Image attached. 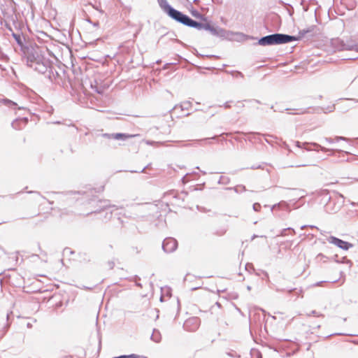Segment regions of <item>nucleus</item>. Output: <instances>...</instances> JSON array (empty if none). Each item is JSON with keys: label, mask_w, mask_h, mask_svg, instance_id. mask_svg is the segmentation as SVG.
<instances>
[{"label": "nucleus", "mask_w": 358, "mask_h": 358, "mask_svg": "<svg viewBox=\"0 0 358 358\" xmlns=\"http://www.w3.org/2000/svg\"><path fill=\"white\" fill-rule=\"evenodd\" d=\"M140 136V134H124V133H116V134H112V138L116 140H123L125 141L129 138H134Z\"/></svg>", "instance_id": "1a4fd4ad"}, {"label": "nucleus", "mask_w": 358, "mask_h": 358, "mask_svg": "<svg viewBox=\"0 0 358 358\" xmlns=\"http://www.w3.org/2000/svg\"><path fill=\"white\" fill-rule=\"evenodd\" d=\"M310 145L314 146L315 147V149H314L315 150H317V149L319 148L320 150H322L323 152L330 151L329 149L326 148L319 145L317 143H307V142L303 143V148H302L305 149L307 151H310V150H312V148L310 147Z\"/></svg>", "instance_id": "6e6552de"}, {"label": "nucleus", "mask_w": 358, "mask_h": 358, "mask_svg": "<svg viewBox=\"0 0 358 358\" xmlns=\"http://www.w3.org/2000/svg\"><path fill=\"white\" fill-rule=\"evenodd\" d=\"M330 204H331V202H329V203H327V205H326V210H327V212H329V213H335V212H336L337 210H338V209H339L340 206H338L336 209L331 210V211H330V210H329V206H330Z\"/></svg>", "instance_id": "6ab92c4d"}, {"label": "nucleus", "mask_w": 358, "mask_h": 358, "mask_svg": "<svg viewBox=\"0 0 358 358\" xmlns=\"http://www.w3.org/2000/svg\"><path fill=\"white\" fill-rule=\"evenodd\" d=\"M306 113V110H302L299 113H297V114H303Z\"/></svg>", "instance_id": "473e14b6"}, {"label": "nucleus", "mask_w": 358, "mask_h": 358, "mask_svg": "<svg viewBox=\"0 0 358 358\" xmlns=\"http://www.w3.org/2000/svg\"><path fill=\"white\" fill-rule=\"evenodd\" d=\"M328 241L344 250H348L353 246L352 243L332 236L328 238Z\"/></svg>", "instance_id": "423d86ee"}, {"label": "nucleus", "mask_w": 358, "mask_h": 358, "mask_svg": "<svg viewBox=\"0 0 358 358\" xmlns=\"http://www.w3.org/2000/svg\"><path fill=\"white\" fill-rule=\"evenodd\" d=\"M193 16L197 17V18H199L201 17V15L196 10H194L192 12Z\"/></svg>", "instance_id": "b1692460"}, {"label": "nucleus", "mask_w": 358, "mask_h": 358, "mask_svg": "<svg viewBox=\"0 0 358 358\" xmlns=\"http://www.w3.org/2000/svg\"><path fill=\"white\" fill-rule=\"evenodd\" d=\"M296 145L298 148H303V143H301V142H299V141H296Z\"/></svg>", "instance_id": "bb28decb"}, {"label": "nucleus", "mask_w": 358, "mask_h": 358, "mask_svg": "<svg viewBox=\"0 0 358 358\" xmlns=\"http://www.w3.org/2000/svg\"><path fill=\"white\" fill-rule=\"evenodd\" d=\"M96 83V89L94 90V92H96L99 94H102L105 90V87L99 85L97 81H95Z\"/></svg>", "instance_id": "dca6fc26"}, {"label": "nucleus", "mask_w": 358, "mask_h": 358, "mask_svg": "<svg viewBox=\"0 0 358 358\" xmlns=\"http://www.w3.org/2000/svg\"><path fill=\"white\" fill-rule=\"evenodd\" d=\"M308 316H311V315H313V316H316V317H321V316H323L322 314H320L319 313H317V311L315 310H312L310 313H308L307 314Z\"/></svg>", "instance_id": "aec40b11"}, {"label": "nucleus", "mask_w": 358, "mask_h": 358, "mask_svg": "<svg viewBox=\"0 0 358 358\" xmlns=\"http://www.w3.org/2000/svg\"><path fill=\"white\" fill-rule=\"evenodd\" d=\"M247 289H248V290H250L251 287H250V286H248Z\"/></svg>", "instance_id": "49530a36"}, {"label": "nucleus", "mask_w": 358, "mask_h": 358, "mask_svg": "<svg viewBox=\"0 0 358 358\" xmlns=\"http://www.w3.org/2000/svg\"><path fill=\"white\" fill-rule=\"evenodd\" d=\"M110 268H113V263H112V264H110Z\"/></svg>", "instance_id": "c03bdc74"}, {"label": "nucleus", "mask_w": 358, "mask_h": 358, "mask_svg": "<svg viewBox=\"0 0 358 358\" xmlns=\"http://www.w3.org/2000/svg\"><path fill=\"white\" fill-rule=\"evenodd\" d=\"M224 107L226 108H228L230 107V105L229 104L228 102H226L224 104Z\"/></svg>", "instance_id": "2f4dec72"}, {"label": "nucleus", "mask_w": 358, "mask_h": 358, "mask_svg": "<svg viewBox=\"0 0 358 358\" xmlns=\"http://www.w3.org/2000/svg\"><path fill=\"white\" fill-rule=\"evenodd\" d=\"M338 196H339V197H341L342 199H344V197H343V196L342 194H339V195H338Z\"/></svg>", "instance_id": "ea45409f"}, {"label": "nucleus", "mask_w": 358, "mask_h": 358, "mask_svg": "<svg viewBox=\"0 0 358 358\" xmlns=\"http://www.w3.org/2000/svg\"><path fill=\"white\" fill-rule=\"evenodd\" d=\"M245 268L248 270L249 268L253 269V265L252 264H247L245 266Z\"/></svg>", "instance_id": "cd10ccee"}, {"label": "nucleus", "mask_w": 358, "mask_h": 358, "mask_svg": "<svg viewBox=\"0 0 358 358\" xmlns=\"http://www.w3.org/2000/svg\"><path fill=\"white\" fill-rule=\"evenodd\" d=\"M216 305H217L219 307L220 306V304L218 302L216 303Z\"/></svg>", "instance_id": "de8ad7c7"}, {"label": "nucleus", "mask_w": 358, "mask_h": 358, "mask_svg": "<svg viewBox=\"0 0 358 358\" xmlns=\"http://www.w3.org/2000/svg\"><path fill=\"white\" fill-rule=\"evenodd\" d=\"M184 25L195 28L198 30L204 29L208 31L212 35L221 38L227 37V31L220 27L212 26L208 23H201L194 20L188 16L187 20H186Z\"/></svg>", "instance_id": "7ed1b4c3"}, {"label": "nucleus", "mask_w": 358, "mask_h": 358, "mask_svg": "<svg viewBox=\"0 0 358 358\" xmlns=\"http://www.w3.org/2000/svg\"><path fill=\"white\" fill-rule=\"evenodd\" d=\"M110 268H113V263H112V264H110Z\"/></svg>", "instance_id": "a18cd8bd"}, {"label": "nucleus", "mask_w": 358, "mask_h": 358, "mask_svg": "<svg viewBox=\"0 0 358 358\" xmlns=\"http://www.w3.org/2000/svg\"><path fill=\"white\" fill-rule=\"evenodd\" d=\"M0 102L3 103L7 107L13 108V109L17 108L18 110H24V107H20V106L17 107V103L10 100V99H3L1 101H0Z\"/></svg>", "instance_id": "9d476101"}, {"label": "nucleus", "mask_w": 358, "mask_h": 358, "mask_svg": "<svg viewBox=\"0 0 358 358\" xmlns=\"http://www.w3.org/2000/svg\"><path fill=\"white\" fill-rule=\"evenodd\" d=\"M227 189H233L236 193H240L246 191V188L244 185H237L233 188H227Z\"/></svg>", "instance_id": "2eb2a0df"}, {"label": "nucleus", "mask_w": 358, "mask_h": 358, "mask_svg": "<svg viewBox=\"0 0 358 358\" xmlns=\"http://www.w3.org/2000/svg\"><path fill=\"white\" fill-rule=\"evenodd\" d=\"M306 227H307V225H303V226L301 227V229H304Z\"/></svg>", "instance_id": "58836bf2"}, {"label": "nucleus", "mask_w": 358, "mask_h": 358, "mask_svg": "<svg viewBox=\"0 0 358 358\" xmlns=\"http://www.w3.org/2000/svg\"><path fill=\"white\" fill-rule=\"evenodd\" d=\"M315 27V26H310V27H308L307 29H303L299 30V36H295L296 38H298L296 41H298L300 38H301L302 37H303L306 34L313 32Z\"/></svg>", "instance_id": "9b49d317"}, {"label": "nucleus", "mask_w": 358, "mask_h": 358, "mask_svg": "<svg viewBox=\"0 0 358 358\" xmlns=\"http://www.w3.org/2000/svg\"><path fill=\"white\" fill-rule=\"evenodd\" d=\"M146 143L148 144V145H153V144L156 143V142L147 141Z\"/></svg>", "instance_id": "7c9ffc66"}, {"label": "nucleus", "mask_w": 358, "mask_h": 358, "mask_svg": "<svg viewBox=\"0 0 358 358\" xmlns=\"http://www.w3.org/2000/svg\"><path fill=\"white\" fill-rule=\"evenodd\" d=\"M233 76L235 77V78H243V74L240 72V71H236L234 73Z\"/></svg>", "instance_id": "4be33fe9"}, {"label": "nucleus", "mask_w": 358, "mask_h": 358, "mask_svg": "<svg viewBox=\"0 0 358 358\" xmlns=\"http://www.w3.org/2000/svg\"><path fill=\"white\" fill-rule=\"evenodd\" d=\"M351 204H352V206H355V205H356V203H354V202H352V203H351Z\"/></svg>", "instance_id": "37998d69"}, {"label": "nucleus", "mask_w": 358, "mask_h": 358, "mask_svg": "<svg viewBox=\"0 0 358 358\" xmlns=\"http://www.w3.org/2000/svg\"><path fill=\"white\" fill-rule=\"evenodd\" d=\"M352 101H353L355 103H358V100L357 99H352Z\"/></svg>", "instance_id": "a19ab883"}, {"label": "nucleus", "mask_w": 358, "mask_h": 358, "mask_svg": "<svg viewBox=\"0 0 358 358\" xmlns=\"http://www.w3.org/2000/svg\"><path fill=\"white\" fill-rule=\"evenodd\" d=\"M28 193H29V194H31V193H36V194H39V192H34V191H29V192H28Z\"/></svg>", "instance_id": "f704fd0d"}, {"label": "nucleus", "mask_w": 358, "mask_h": 358, "mask_svg": "<svg viewBox=\"0 0 358 358\" xmlns=\"http://www.w3.org/2000/svg\"><path fill=\"white\" fill-rule=\"evenodd\" d=\"M195 3H197L199 1V0H194V1Z\"/></svg>", "instance_id": "09e8293b"}, {"label": "nucleus", "mask_w": 358, "mask_h": 358, "mask_svg": "<svg viewBox=\"0 0 358 358\" xmlns=\"http://www.w3.org/2000/svg\"><path fill=\"white\" fill-rule=\"evenodd\" d=\"M218 182L222 185H227L229 182V178L226 176H220Z\"/></svg>", "instance_id": "f3484780"}, {"label": "nucleus", "mask_w": 358, "mask_h": 358, "mask_svg": "<svg viewBox=\"0 0 358 358\" xmlns=\"http://www.w3.org/2000/svg\"><path fill=\"white\" fill-rule=\"evenodd\" d=\"M324 141L329 143H333L334 141V139H332L331 138H324ZM335 141H348V138H345V137H343V136H336L335 138Z\"/></svg>", "instance_id": "4468645a"}, {"label": "nucleus", "mask_w": 358, "mask_h": 358, "mask_svg": "<svg viewBox=\"0 0 358 358\" xmlns=\"http://www.w3.org/2000/svg\"><path fill=\"white\" fill-rule=\"evenodd\" d=\"M178 248V242L173 238H166L162 243V249L166 253L174 252Z\"/></svg>", "instance_id": "39448f33"}, {"label": "nucleus", "mask_w": 358, "mask_h": 358, "mask_svg": "<svg viewBox=\"0 0 358 358\" xmlns=\"http://www.w3.org/2000/svg\"><path fill=\"white\" fill-rule=\"evenodd\" d=\"M185 178H186V176H184V177L182 178V182H183L184 183L187 182V180H185Z\"/></svg>", "instance_id": "c9c22d12"}, {"label": "nucleus", "mask_w": 358, "mask_h": 358, "mask_svg": "<svg viewBox=\"0 0 358 358\" xmlns=\"http://www.w3.org/2000/svg\"><path fill=\"white\" fill-rule=\"evenodd\" d=\"M27 122V117L17 118L12 122L11 126L16 130H20L26 126Z\"/></svg>", "instance_id": "0eeeda50"}, {"label": "nucleus", "mask_w": 358, "mask_h": 358, "mask_svg": "<svg viewBox=\"0 0 358 358\" xmlns=\"http://www.w3.org/2000/svg\"><path fill=\"white\" fill-rule=\"evenodd\" d=\"M136 279H138V276H136H136L134 277V281L136 282V285H137V286H138V287H142V286H141V285L139 282H136Z\"/></svg>", "instance_id": "c85d7f7f"}, {"label": "nucleus", "mask_w": 358, "mask_h": 358, "mask_svg": "<svg viewBox=\"0 0 358 358\" xmlns=\"http://www.w3.org/2000/svg\"><path fill=\"white\" fill-rule=\"evenodd\" d=\"M298 38L285 34H273L263 36L258 41V44L262 46L288 43L295 41Z\"/></svg>", "instance_id": "f03ea898"}, {"label": "nucleus", "mask_w": 358, "mask_h": 358, "mask_svg": "<svg viewBox=\"0 0 358 358\" xmlns=\"http://www.w3.org/2000/svg\"><path fill=\"white\" fill-rule=\"evenodd\" d=\"M151 339L155 343H159L161 340V335L158 330H154L151 335Z\"/></svg>", "instance_id": "ddd939ff"}, {"label": "nucleus", "mask_w": 358, "mask_h": 358, "mask_svg": "<svg viewBox=\"0 0 358 358\" xmlns=\"http://www.w3.org/2000/svg\"><path fill=\"white\" fill-rule=\"evenodd\" d=\"M27 64L34 71L45 74L51 81L55 80L59 76L58 72L54 70L51 62L38 50H33L28 53Z\"/></svg>", "instance_id": "f257e3e1"}, {"label": "nucleus", "mask_w": 358, "mask_h": 358, "mask_svg": "<svg viewBox=\"0 0 358 358\" xmlns=\"http://www.w3.org/2000/svg\"><path fill=\"white\" fill-rule=\"evenodd\" d=\"M253 210L255 211H259L261 209V205L259 203H255L252 206Z\"/></svg>", "instance_id": "412c9836"}, {"label": "nucleus", "mask_w": 358, "mask_h": 358, "mask_svg": "<svg viewBox=\"0 0 358 358\" xmlns=\"http://www.w3.org/2000/svg\"><path fill=\"white\" fill-rule=\"evenodd\" d=\"M145 169V168H143V169L141 171H135L134 172H136V173H137V172H141V173H143V172H144Z\"/></svg>", "instance_id": "72a5a7b5"}, {"label": "nucleus", "mask_w": 358, "mask_h": 358, "mask_svg": "<svg viewBox=\"0 0 358 358\" xmlns=\"http://www.w3.org/2000/svg\"><path fill=\"white\" fill-rule=\"evenodd\" d=\"M256 357L257 358H262V355L259 352H256Z\"/></svg>", "instance_id": "c756f323"}, {"label": "nucleus", "mask_w": 358, "mask_h": 358, "mask_svg": "<svg viewBox=\"0 0 358 358\" xmlns=\"http://www.w3.org/2000/svg\"><path fill=\"white\" fill-rule=\"evenodd\" d=\"M12 36L19 46L22 47L24 45V37L22 34L13 32Z\"/></svg>", "instance_id": "f8f14e48"}, {"label": "nucleus", "mask_w": 358, "mask_h": 358, "mask_svg": "<svg viewBox=\"0 0 358 358\" xmlns=\"http://www.w3.org/2000/svg\"><path fill=\"white\" fill-rule=\"evenodd\" d=\"M192 106V103L190 101H185L181 104L182 110H188Z\"/></svg>", "instance_id": "a211bd4d"}, {"label": "nucleus", "mask_w": 358, "mask_h": 358, "mask_svg": "<svg viewBox=\"0 0 358 358\" xmlns=\"http://www.w3.org/2000/svg\"><path fill=\"white\" fill-rule=\"evenodd\" d=\"M95 81H96V80H94V82H91V83H90L91 88H92V90H94L96 89V83H95Z\"/></svg>", "instance_id": "a878e982"}, {"label": "nucleus", "mask_w": 358, "mask_h": 358, "mask_svg": "<svg viewBox=\"0 0 358 358\" xmlns=\"http://www.w3.org/2000/svg\"><path fill=\"white\" fill-rule=\"evenodd\" d=\"M197 321V319L196 318H192L191 320H189L185 322V324H184V327L185 329H187V326H188V324L192 322H196Z\"/></svg>", "instance_id": "5701e85b"}, {"label": "nucleus", "mask_w": 358, "mask_h": 358, "mask_svg": "<svg viewBox=\"0 0 358 358\" xmlns=\"http://www.w3.org/2000/svg\"><path fill=\"white\" fill-rule=\"evenodd\" d=\"M157 2L162 10L165 12L170 17L184 25L186 20H187L188 15L183 14L182 12L173 8L169 4L167 0H158Z\"/></svg>", "instance_id": "20e7f679"}, {"label": "nucleus", "mask_w": 358, "mask_h": 358, "mask_svg": "<svg viewBox=\"0 0 358 358\" xmlns=\"http://www.w3.org/2000/svg\"><path fill=\"white\" fill-rule=\"evenodd\" d=\"M102 136L103 137H105V138H112V134H106H106H103Z\"/></svg>", "instance_id": "393cba45"}, {"label": "nucleus", "mask_w": 358, "mask_h": 358, "mask_svg": "<svg viewBox=\"0 0 358 358\" xmlns=\"http://www.w3.org/2000/svg\"><path fill=\"white\" fill-rule=\"evenodd\" d=\"M306 165L305 164H299V165H296L295 166L296 167H301V166H305Z\"/></svg>", "instance_id": "e433bc0d"}, {"label": "nucleus", "mask_w": 358, "mask_h": 358, "mask_svg": "<svg viewBox=\"0 0 358 358\" xmlns=\"http://www.w3.org/2000/svg\"><path fill=\"white\" fill-rule=\"evenodd\" d=\"M227 355H228L229 356L233 357V355H232L231 352H228V353H227Z\"/></svg>", "instance_id": "79ce46f5"}, {"label": "nucleus", "mask_w": 358, "mask_h": 358, "mask_svg": "<svg viewBox=\"0 0 358 358\" xmlns=\"http://www.w3.org/2000/svg\"><path fill=\"white\" fill-rule=\"evenodd\" d=\"M357 205H358V203H357Z\"/></svg>", "instance_id": "8fccbe9b"}, {"label": "nucleus", "mask_w": 358, "mask_h": 358, "mask_svg": "<svg viewBox=\"0 0 358 358\" xmlns=\"http://www.w3.org/2000/svg\"><path fill=\"white\" fill-rule=\"evenodd\" d=\"M287 230H292L294 234L295 233L294 230L292 228H288ZM285 231H286V229H285Z\"/></svg>", "instance_id": "4c0bfd02"}]
</instances>
